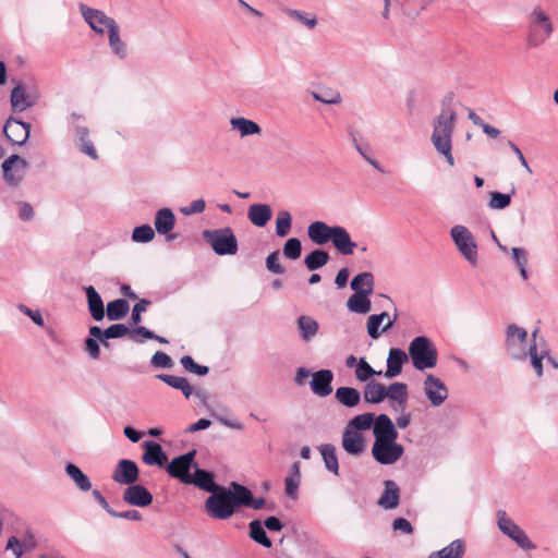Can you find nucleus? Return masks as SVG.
Returning a JSON list of instances; mask_svg holds the SVG:
<instances>
[{
    "label": "nucleus",
    "mask_w": 558,
    "mask_h": 558,
    "mask_svg": "<svg viewBox=\"0 0 558 558\" xmlns=\"http://www.w3.org/2000/svg\"><path fill=\"white\" fill-rule=\"evenodd\" d=\"M372 456L381 465H391L401 459L404 447L397 442L398 430L387 414H379L373 427Z\"/></svg>",
    "instance_id": "obj_1"
},
{
    "label": "nucleus",
    "mask_w": 558,
    "mask_h": 558,
    "mask_svg": "<svg viewBox=\"0 0 558 558\" xmlns=\"http://www.w3.org/2000/svg\"><path fill=\"white\" fill-rule=\"evenodd\" d=\"M453 95L447 94L441 100V109L433 120L430 142L439 155H442L449 166L454 165L452 155V135L457 122V113L452 107Z\"/></svg>",
    "instance_id": "obj_2"
},
{
    "label": "nucleus",
    "mask_w": 558,
    "mask_h": 558,
    "mask_svg": "<svg viewBox=\"0 0 558 558\" xmlns=\"http://www.w3.org/2000/svg\"><path fill=\"white\" fill-rule=\"evenodd\" d=\"M526 44L536 48L554 34L555 26L549 12L542 5H535L527 14Z\"/></svg>",
    "instance_id": "obj_3"
},
{
    "label": "nucleus",
    "mask_w": 558,
    "mask_h": 558,
    "mask_svg": "<svg viewBox=\"0 0 558 558\" xmlns=\"http://www.w3.org/2000/svg\"><path fill=\"white\" fill-rule=\"evenodd\" d=\"M408 356L416 371L434 368L438 362V352L435 343L426 336H417L411 340Z\"/></svg>",
    "instance_id": "obj_4"
},
{
    "label": "nucleus",
    "mask_w": 558,
    "mask_h": 558,
    "mask_svg": "<svg viewBox=\"0 0 558 558\" xmlns=\"http://www.w3.org/2000/svg\"><path fill=\"white\" fill-rule=\"evenodd\" d=\"M39 99V87L34 78L19 81L10 94L11 108L14 112H23L36 106Z\"/></svg>",
    "instance_id": "obj_5"
},
{
    "label": "nucleus",
    "mask_w": 558,
    "mask_h": 558,
    "mask_svg": "<svg viewBox=\"0 0 558 558\" xmlns=\"http://www.w3.org/2000/svg\"><path fill=\"white\" fill-rule=\"evenodd\" d=\"M527 331L510 324L507 326L505 331V351L507 355L513 361H525L527 354L531 351V343H529Z\"/></svg>",
    "instance_id": "obj_6"
},
{
    "label": "nucleus",
    "mask_w": 558,
    "mask_h": 558,
    "mask_svg": "<svg viewBox=\"0 0 558 558\" xmlns=\"http://www.w3.org/2000/svg\"><path fill=\"white\" fill-rule=\"evenodd\" d=\"M451 240L460 255L472 266L478 264V245L473 233L462 225L450 229Z\"/></svg>",
    "instance_id": "obj_7"
},
{
    "label": "nucleus",
    "mask_w": 558,
    "mask_h": 558,
    "mask_svg": "<svg viewBox=\"0 0 558 558\" xmlns=\"http://www.w3.org/2000/svg\"><path fill=\"white\" fill-rule=\"evenodd\" d=\"M202 236L217 255H234L238 252V240L230 227L206 229L202 232Z\"/></svg>",
    "instance_id": "obj_8"
},
{
    "label": "nucleus",
    "mask_w": 558,
    "mask_h": 558,
    "mask_svg": "<svg viewBox=\"0 0 558 558\" xmlns=\"http://www.w3.org/2000/svg\"><path fill=\"white\" fill-rule=\"evenodd\" d=\"M496 518L499 531L514 542L521 549L533 550L536 548L527 534L508 517L505 510L499 509L496 512Z\"/></svg>",
    "instance_id": "obj_9"
},
{
    "label": "nucleus",
    "mask_w": 558,
    "mask_h": 558,
    "mask_svg": "<svg viewBox=\"0 0 558 558\" xmlns=\"http://www.w3.org/2000/svg\"><path fill=\"white\" fill-rule=\"evenodd\" d=\"M78 9L84 21L88 24L92 31L99 36H104L106 33L119 25L114 19L107 15L101 10L89 8L84 3H81Z\"/></svg>",
    "instance_id": "obj_10"
},
{
    "label": "nucleus",
    "mask_w": 558,
    "mask_h": 558,
    "mask_svg": "<svg viewBox=\"0 0 558 558\" xmlns=\"http://www.w3.org/2000/svg\"><path fill=\"white\" fill-rule=\"evenodd\" d=\"M205 509L209 517L217 520H227L233 515V509H230L226 495V487H219L206 499Z\"/></svg>",
    "instance_id": "obj_11"
},
{
    "label": "nucleus",
    "mask_w": 558,
    "mask_h": 558,
    "mask_svg": "<svg viewBox=\"0 0 558 558\" xmlns=\"http://www.w3.org/2000/svg\"><path fill=\"white\" fill-rule=\"evenodd\" d=\"M196 454V450H191L184 454L175 457L168 465L167 472L170 476L180 480L182 483L186 484L187 480L191 477V469L192 466L196 468V463L194 462V458Z\"/></svg>",
    "instance_id": "obj_12"
},
{
    "label": "nucleus",
    "mask_w": 558,
    "mask_h": 558,
    "mask_svg": "<svg viewBox=\"0 0 558 558\" xmlns=\"http://www.w3.org/2000/svg\"><path fill=\"white\" fill-rule=\"evenodd\" d=\"M29 163L26 159L16 154L11 155L2 162V172L4 180L13 186L19 185L23 178L24 171L28 168Z\"/></svg>",
    "instance_id": "obj_13"
},
{
    "label": "nucleus",
    "mask_w": 558,
    "mask_h": 558,
    "mask_svg": "<svg viewBox=\"0 0 558 558\" xmlns=\"http://www.w3.org/2000/svg\"><path fill=\"white\" fill-rule=\"evenodd\" d=\"M423 385L424 393L433 407H439L448 399V387L440 378L433 374H428L425 377Z\"/></svg>",
    "instance_id": "obj_14"
},
{
    "label": "nucleus",
    "mask_w": 558,
    "mask_h": 558,
    "mask_svg": "<svg viewBox=\"0 0 558 558\" xmlns=\"http://www.w3.org/2000/svg\"><path fill=\"white\" fill-rule=\"evenodd\" d=\"M3 133L13 145L22 146L29 137L31 124L10 117L4 123Z\"/></svg>",
    "instance_id": "obj_15"
},
{
    "label": "nucleus",
    "mask_w": 558,
    "mask_h": 558,
    "mask_svg": "<svg viewBox=\"0 0 558 558\" xmlns=\"http://www.w3.org/2000/svg\"><path fill=\"white\" fill-rule=\"evenodd\" d=\"M140 470L137 464L129 459L120 460L113 472L112 480L120 485H131L138 480Z\"/></svg>",
    "instance_id": "obj_16"
},
{
    "label": "nucleus",
    "mask_w": 558,
    "mask_h": 558,
    "mask_svg": "<svg viewBox=\"0 0 558 558\" xmlns=\"http://www.w3.org/2000/svg\"><path fill=\"white\" fill-rule=\"evenodd\" d=\"M122 499L128 505L144 508L153 502V495L143 485L133 483L123 490Z\"/></svg>",
    "instance_id": "obj_17"
},
{
    "label": "nucleus",
    "mask_w": 558,
    "mask_h": 558,
    "mask_svg": "<svg viewBox=\"0 0 558 558\" xmlns=\"http://www.w3.org/2000/svg\"><path fill=\"white\" fill-rule=\"evenodd\" d=\"M333 373L330 369H320L312 374L310 383L314 395L318 397H327L332 392Z\"/></svg>",
    "instance_id": "obj_18"
},
{
    "label": "nucleus",
    "mask_w": 558,
    "mask_h": 558,
    "mask_svg": "<svg viewBox=\"0 0 558 558\" xmlns=\"http://www.w3.org/2000/svg\"><path fill=\"white\" fill-rule=\"evenodd\" d=\"M341 445L343 450L351 456H361L365 450V440L361 433L344 427Z\"/></svg>",
    "instance_id": "obj_19"
},
{
    "label": "nucleus",
    "mask_w": 558,
    "mask_h": 558,
    "mask_svg": "<svg viewBox=\"0 0 558 558\" xmlns=\"http://www.w3.org/2000/svg\"><path fill=\"white\" fill-rule=\"evenodd\" d=\"M226 495L233 514L238 508L245 507L250 502V489L236 482H231L229 487H226Z\"/></svg>",
    "instance_id": "obj_20"
},
{
    "label": "nucleus",
    "mask_w": 558,
    "mask_h": 558,
    "mask_svg": "<svg viewBox=\"0 0 558 558\" xmlns=\"http://www.w3.org/2000/svg\"><path fill=\"white\" fill-rule=\"evenodd\" d=\"M400 504V488L392 480L384 482V490L380 495L377 505L385 510L396 509Z\"/></svg>",
    "instance_id": "obj_21"
},
{
    "label": "nucleus",
    "mask_w": 558,
    "mask_h": 558,
    "mask_svg": "<svg viewBox=\"0 0 558 558\" xmlns=\"http://www.w3.org/2000/svg\"><path fill=\"white\" fill-rule=\"evenodd\" d=\"M331 242L335 248L342 255H352L357 244L352 241L348 230L341 226H333Z\"/></svg>",
    "instance_id": "obj_22"
},
{
    "label": "nucleus",
    "mask_w": 558,
    "mask_h": 558,
    "mask_svg": "<svg viewBox=\"0 0 558 558\" xmlns=\"http://www.w3.org/2000/svg\"><path fill=\"white\" fill-rule=\"evenodd\" d=\"M409 361L408 353L399 348H392L387 357V369L385 376L393 378L401 374L402 365Z\"/></svg>",
    "instance_id": "obj_23"
},
{
    "label": "nucleus",
    "mask_w": 558,
    "mask_h": 558,
    "mask_svg": "<svg viewBox=\"0 0 558 558\" xmlns=\"http://www.w3.org/2000/svg\"><path fill=\"white\" fill-rule=\"evenodd\" d=\"M145 452L143 454V461L148 465L163 466L168 460L167 454L162 450V447L153 440H147L143 444Z\"/></svg>",
    "instance_id": "obj_24"
},
{
    "label": "nucleus",
    "mask_w": 558,
    "mask_h": 558,
    "mask_svg": "<svg viewBox=\"0 0 558 558\" xmlns=\"http://www.w3.org/2000/svg\"><path fill=\"white\" fill-rule=\"evenodd\" d=\"M186 484H193L199 489L210 494L215 493V490L221 487L214 481V476L210 472L198 469L197 466L195 468L194 474H192L187 480Z\"/></svg>",
    "instance_id": "obj_25"
},
{
    "label": "nucleus",
    "mask_w": 558,
    "mask_h": 558,
    "mask_svg": "<svg viewBox=\"0 0 558 558\" xmlns=\"http://www.w3.org/2000/svg\"><path fill=\"white\" fill-rule=\"evenodd\" d=\"M333 226H328L324 221H314L307 228L308 238L315 244L323 245L331 241Z\"/></svg>",
    "instance_id": "obj_26"
},
{
    "label": "nucleus",
    "mask_w": 558,
    "mask_h": 558,
    "mask_svg": "<svg viewBox=\"0 0 558 558\" xmlns=\"http://www.w3.org/2000/svg\"><path fill=\"white\" fill-rule=\"evenodd\" d=\"M84 291L87 298V305L90 316L96 320L100 322L105 317V307L100 294L96 291L93 286L84 287Z\"/></svg>",
    "instance_id": "obj_27"
},
{
    "label": "nucleus",
    "mask_w": 558,
    "mask_h": 558,
    "mask_svg": "<svg viewBox=\"0 0 558 558\" xmlns=\"http://www.w3.org/2000/svg\"><path fill=\"white\" fill-rule=\"evenodd\" d=\"M351 142L356 151L376 170L384 172L381 165L372 157V149L369 144L364 141L357 131L350 132Z\"/></svg>",
    "instance_id": "obj_28"
},
{
    "label": "nucleus",
    "mask_w": 558,
    "mask_h": 558,
    "mask_svg": "<svg viewBox=\"0 0 558 558\" xmlns=\"http://www.w3.org/2000/svg\"><path fill=\"white\" fill-rule=\"evenodd\" d=\"M272 211L268 204H253L248 207L247 218L252 225L262 228L271 219Z\"/></svg>",
    "instance_id": "obj_29"
},
{
    "label": "nucleus",
    "mask_w": 558,
    "mask_h": 558,
    "mask_svg": "<svg viewBox=\"0 0 558 558\" xmlns=\"http://www.w3.org/2000/svg\"><path fill=\"white\" fill-rule=\"evenodd\" d=\"M387 398L397 408L407 409L409 391L408 385L404 383H392L386 387Z\"/></svg>",
    "instance_id": "obj_30"
},
{
    "label": "nucleus",
    "mask_w": 558,
    "mask_h": 558,
    "mask_svg": "<svg viewBox=\"0 0 558 558\" xmlns=\"http://www.w3.org/2000/svg\"><path fill=\"white\" fill-rule=\"evenodd\" d=\"M371 294L372 293H368L367 291H363L362 293L354 292V294H352L347 301L348 311L355 314H367L371 312Z\"/></svg>",
    "instance_id": "obj_31"
},
{
    "label": "nucleus",
    "mask_w": 558,
    "mask_h": 558,
    "mask_svg": "<svg viewBox=\"0 0 558 558\" xmlns=\"http://www.w3.org/2000/svg\"><path fill=\"white\" fill-rule=\"evenodd\" d=\"M175 225V217L170 208H161L156 213L154 226L159 234H169Z\"/></svg>",
    "instance_id": "obj_32"
},
{
    "label": "nucleus",
    "mask_w": 558,
    "mask_h": 558,
    "mask_svg": "<svg viewBox=\"0 0 558 558\" xmlns=\"http://www.w3.org/2000/svg\"><path fill=\"white\" fill-rule=\"evenodd\" d=\"M335 398L341 405L351 409L355 408L361 402L362 395L353 387L342 386L337 388Z\"/></svg>",
    "instance_id": "obj_33"
},
{
    "label": "nucleus",
    "mask_w": 558,
    "mask_h": 558,
    "mask_svg": "<svg viewBox=\"0 0 558 558\" xmlns=\"http://www.w3.org/2000/svg\"><path fill=\"white\" fill-rule=\"evenodd\" d=\"M363 398L365 402L377 404L387 398L386 386L377 381H368L364 386Z\"/></svg>",
    "instance_id": "obj_34"
},
{
    "label": "nucleus",
    "mask_w": 558,
    "mask_h": 558,
    "mask_svg": "<svg viewBox=\"0 0 558 558\" xmlns=\"http://www.w3.org/2000/svg\"><path fill=\"white\" fill-rule=\"evenodd\" d=\"M230 125L233 130L238 131L242 137L262 133L260 126L255 121L243 117L231 118Z\"/></svg>",
    "instance_id": "obj_35"
},
{
    "label": "nucleus",
    "mask_w": 558,
    "mask_h": 558,
    "mask_svg": "<svg viewBox=\"0 0 558 558\" xmlns=\"http://www.w3.org/2000/svg\"><path fill=\"white\" fill-rule=\"evenodd\" d=\"M156 378L163 381L168 386L182 391L186 399H189L194 392L193 387L184 377L173 376L169 374H158L156 375Z\"/></svg>",
    "instance_id": "obj_36"
},
{
    "label": "nucleus",
    "mask_w": 558,
    "mask_h": 558,
    "mask_svg": "<svg viewBox=\"0 0 558 558\" xmlns=\"http://www.w3.org/2000/svg\"><path fill=\"white\" fill-rule=\"evenodd\" d=\"M107 35L108 45L112 53L121 60L125 59L128 57V46L121 38L120 26L117 25Z\"/></svg>",
    "instance_id": "obj_37"
},
{
    "label": "nucleus",
    "mask_w": 558,
    "mask_h": 558,
    "mask_svg": "<svg viewBox=\"0 0 558 558\" xmlns=\"http://www.w3.org/2000/svg\"><path fill=\"white\" fill-rule=\"evenodd\" d=\"M66 475L74 482L82 492H88L92 488L89 477L75 464L68 463L64 468Z\"/></svg>",
    "instance_id": "obj_38"
},
{
    "label": "nucleus",
    "mask_w": 558,
    "mask_h": 558,
    "mask_svg": "<svg viewBox=\"0 0 558 558\" xmlns=\"http://www.w3.org/2000/svg\"><path fill=\"white\" fill-rule=\"evenodd\" d=\"M130 310L125 299H117L107 304L105 315L109 320H119L126 316Z\"/></svg>",
    "instance_id": "obj_39"
},
{
    "label": "nucleus",
    "mask_w": 558,
    "mask_h": 558,
    "mask_svg": "<svg viewBox=\"0 0 558 558\" xmlns=\"http://www.w3.org/2000/svg\"><path fill=\"white\" fill-rule=\"evenodd\" d=\"M351 289L354 292L367 291L373 293L374 291V276L369 271H363L353 277L350 283Z\"/></svg>",
    "instance_id": "obj_40"
},
{
    "label": "nucleus",
    "mask_w": 558,
    "mask_h": 558,
    "mask_svg": "<svg viewBox=\"0 0 558 558\" xmlns=\"http://www.w3.org/2000/svg\"><path fill=\"white\" fill-rule=\"evenodd\" d=\"M320 454L323 457L325 468L338 475L339 474V463L336 454V447L331 444H325L319 447Z\"/></svg>",
    "instance_id": "obj_41"
},
{
    "label": "nucleus",
    "mask_w": 558,
    "mask_h": 558,
    "mask_svg": "<svg viewBox=\"0 0 558 558\" xmlns=\"http://www.w3.org/2000/svg\"><path fill=\"white\" fill-rule=\"evenodd\" d=\"M298 327L302 339L306 342L311 341L318 331L317 322L314 318L305 315H302L298 318Z\"/></svg>",
    "instance_id": "obj_42"
},
{
    "label": "nucleus",
    "mask_w": 558,
    "mask_h": 558,
    "mask_svg": "<svg viewBox=\"0 0 558 558\" xmlns=\"http://www.w3.org/2000/svg\"><path fill=\"white\" fill-rule=\"evenodd\" d=\"M250 529V537L256 542L257 544L270 548L272 546V543L270 538L267 536L266 531L264 529V525L258 520H253L248 524Z\"/></svg>",
    "instance_id": "obj_43"
},
{
    "label": "nucleus",
    "mask_w": 558,
    "mask_h": 558,
    "mask_svg": "<svg viewBox=\"0 0 558 558\" xmlns=\"http://www.w3.org/2000/svg\"><path fill=\"white\" fill-rule=\"evenodd\" d=\"M329 260V254L323 250H314L304 258V265L311 271L324 267Z\"/></svg>",
    "instance_id": "obj_44"
},
{
    "label": "nucleus",
    "mask_w": 558,
    "mask_h": 558,
    "mask_svg": "<svg viewBox=\"0 0 558 558\" xmlns=\"http://www.w3.org/2000/svg\"><path fill=\"white\" fill-rule=\"evenodd\" d=\"M376 417L373 413H363L354 416L345 427L356 430H367L371 427H374Z\"/></svg>",
    "instance_id": "obj_45"
},
{
    "label": "nucleus",
    "mask_w": 558,
    "mask_h": 558,
    "mask_svg": "<svg viewBox=\"0 0 558 558\" xmlns=\"http://www.w3.org/2000/svg\"><path fill=\"white\" fill-rule=\"evenodd\" d=\"M530 352L527 356H530L531 364L537 375L541 377L543 375V362H546V350H537V343L534 341L531 343Z\"/></svg>",
    "instance_id": "obj_46"
},
{
    "label": "nucleus",
    "mask_w": 558,
    "mask_h": 558,
    "mask_svg": "<svg viewBox=\"0 0 558 558\" xmlns=\"http://www.w3.org/2000/svg\"><path fill=\"white\" fill-rule=\"evenodd\" d=\"M286 14L300 24L304 25L308 29H313L317 25V17L314 14L306 13L304 11L288 9Z\"/></svg>",
    "instance_id": "obj_47"
},
{
    "label": "nucleus",
    "mask_w": 558,
    "mask_h": 558,
    "mask_svg": "<svg viewBox=\"0 0 558 558\" xmlns=\"http://www.w3.org/2000/svg\"><path fill=\"white\" fill-rule=\"evenodd\" d=\"M292 225V217L288 210H281L276 219V234L284 238L289 234Z\"/></svg>",
    "instance_id": "obj_48"
},
{
    "label": "nucleus",
    "mask_w": 558,
    "mask_h": 558,
    "mask_svg": "<svg viewBox=\"0 0 558 558\" xmlns=\"http://www.w3.org/2000/svg\"><path fill=\"white\" fill-rule=\"evenodd\" d=\"M437 551L445 558H463L465 547L462 539H454L449 545Z\"/></svg>",
    "instance_id": "obj_49"
},
{
    "label": "nucleus",
    "mask_w": 558,
    "mask_h": 558,
    "mask_svg": "<svg viewBox=\"0 0 558 558\" xmlns=\"http://www.w3.org/2000/svg\"><path fill=\"white\" fill-rule=\"evenodd\" d=\"M302 243L298 238H290L283 245L282 253L284 257L295 260L301 256Z\"/></svg>",
    "instance_id": "obj_50"
},
{
    "label": "nucleus",
    "mask_w": 558,
    "mask_h": 558,
    "mask_svg": "<svg viewBox=\"0 0 558 558\" xmlns=\"http://www.w3.org/2000/svg\"><path fill=\"white\" fill-rule=\"evenodd\" d=\"M155 238V231L149 225H142L134 228L132 240L137 243H148Z\"/></svg>",
    "instance_id": "obj_51"
},
{
    "label": "nucleus",
    "mask_w": 558,
    "mask_h": 558,
    "mask_svg": "<svg viewBox=\"0 0 558 558\" xmlns=\"http://www.w3.org/2000/svg\"><path fill=\"white\" fill-rule=\"evenodd\" d=\"M381 372H376L364 357H361L355 369V377L360 381H367L373 375H380Z\"/></svg>",
    "instance_id": "obj_52"
},
{
    "label": "nucleus",
    "mask_w": 558,
    "mask_h": 558,
    "mask_svg": "<svg viewBox=\"0 0 558 558\" xmlns=\"http://www.w3.org/2000/svg\"><path fill=\"white\" fill-rule=\"evenodd\" d=\"M511 203V194H505L500 192H492L488 202L490 209L501 210L507 208Z\"/></svg>",
    "instance_id": "obj_53"
},
{
    "label": "nucleus",
    "mask_w": 558,
    "mask_h": 558,
    "mask_svg": "<svg viewBox=\"0 0 558 558\" xmlns=\"http://www.w3.org/2000/svg\"><path fill=\"white\" fill-rule=\"evenodd\" d=\"M180 363L186 371L194 373L198 376H205L209 373L208 366L195 363L192 356L190 355H183L180 360Z\"/></svg>",
    "instance_id": "obj_54"
},
{
    "label": "nucleus",
    "mask_w": 558,
    "mask_h": 558,
    "mask_svg": "<svg viewBox=\"0 0 558 558\" xmlns=\"http://www.w3.org/2000/svg\"><path fill=\"white\" fill-rule=\"evenodd\" d=\"M70 120L74 129L75 135L78 137V140L89 136L88 128L83 124V122L85 121L84 116L77 112H73L70 116Z\"/></svg>",
    "instance_id": "obj_55"
},
{
    "label": "nucleus",
    "mask_w": 558,
    "mask_h": 558,
    "mask_svg": "<svg viewBox=\"0 0 558 558\" xmlns=\"http://www.w3.org/2000/svg\"><path fill=\"white\" fill-rule=\"evenodd\" d=\"M105 340L122 338L130 333L129 327L123 324H114L104 330Z\"/></svg>",
    "instance_id": "obj_56"
},
{
    "label": "nucleus",
    "mask_w": 558,
    "mask_h": 558,
    "mask_svg": "<svg viewBox=\"0 0 558 558\" xmlns=\"http://www.w3.org/2000/svg\"><path fill=\"white\" fill-rule=\"evenodd\" d=\"M381 324L383 320L380 319V316H377L376 314H373L367 318V333L372 339H378L380 335L384 332L379 330Z\"/></svg>",
    "instance_id": "obj_57"
},
{
    "label": "nucleus",
    "mask_w": 558,
    "mask_h": 558,
    "mask_svg": "<svg viewBox=\"0 0 558 558\" xmlns=\"http://www.w3.org/2000/svg\"><path fill=\"white\" fill-rule=\"evenodd\" d=\"M267 269L276 275H281L286 271L284 267L279 263V252L275 251L270 253L266 258Z\"/></svg>",
    "instance_id": "obj_58"
},
{
    "label": "nucleus",
    "mask_w": 558,
    "mask_h": 558,
    "mask_svg": "<svg viewBox=\"0 0 558 558\" xmlns=\"http://www.w3.org/2000/svg\"><path fill=\"white\" fill-rule=\"evenodd\" d=\"M153 366L158 368H170L173 365L172 359L165 352L157 351L150 359Z\"/></svg>",
    "instance_id": "obj_59"
},
{
    "label": "nucleus",
    "mask_w": 558,
    "mask_h": 558,
    "mask_svg": "<svg viewBox=\"0 0 558 558\" xmlns=\"http://www.w3.org/2000/svg\"><path fill=\"white\" fill-rule=\"evenodd\" d=\"M206 208V203L203 198H198V199H195L193 202H191L190 205L185 206V207H182L181 208V213L184 215V216H191V215H194V214H201L205 210Z\"/></svg>",
    "instance_id": "obj_60"
},
{
    "label": "nucleus",
    "mask_w": 558,
    "mask_h": 558,
    "mask_svg": "<svg viewBox=\"0 0 558 558\" xmlns=\"http://www.w3.org/2000/svg\"><path fill=\"white\" fill-rule=\"evenodd\" d=\"M150 304V301L146 299L140 300L132 310L131 320L134 325H137L142 320V313L147 310V306Z\"/></svg>",
    "instance_id": "obj_61"
},
{
    "label": "nucleus",
    "mask_w": 558,
    "mask_h": 558,
    "mask_svg": "<svg viewBox=\"0 0 558 558\" xmlns=\"http://www.w3.org/2000/svg\"><path fill=\"white\" fill-rule=\"evenodd\" d=\"M78 149L81 153L87 155L93 160L98 159V154L94 147L93 142L89 140V137L80 138Z\"/></svg>",
    "instance_id": "obj_62"
},
{
    "label": "nucleus",
    "mask_w": 558,
    "mask_h": 558,
    "mask_svg": "<svg viewBox=\"0 0 558 558\" xmlns=\"http://www.w3.org/2000/svg\"><path fill=\"white\" fill-rule=\"evenodd\" d=\"M392 530L401 534H412L414 531L413 525L404 518H397L392 521Z\"/></svg>",
    "instance_id": "obj_63"
},
{
    "label": "nucleus",
    "mask_w": 558,
    "mask_h": 558,
    "mask_svg": "<svg viewBox=\"0 0 558 558\" xmlns=\"http://www.w3.org/2000/svg\"><path fill=\"white\" fill-rule=\"evenodd\" d=\"M301 480L296 477L287 476L284 480V493L288 497L295 499Z\"/></svg>",
    "instance_id": "obj_64"
}]
</instances>
